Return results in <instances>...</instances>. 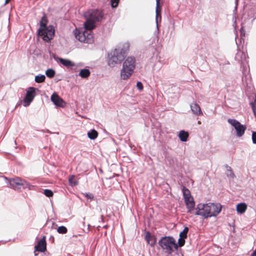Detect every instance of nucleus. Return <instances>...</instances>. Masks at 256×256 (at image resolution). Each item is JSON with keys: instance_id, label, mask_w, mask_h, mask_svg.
<instances>
[{"instance_id": "f257e3e1", "label": "nucleus", "mask_w": 256, "mask_h": 256, "mask_svg": "<svg viewBox=\"0 0 256 256\" xmlns=\"http://www.w3.org/2000/svg\"><path fill=\"white\" fill-rule=\"evenodd\" d=\"M86 20L84 23V30L76 28L73 34L76 40L80 42L91 44L94 42L92 30L96 28V22H100L104 18L102 11L98 10H90L84 14Z\"/></svg>"}, {"instance_id": "f03ea898", "label": "nucleus", "mask_w": 256, "mask_h": 256, "mask_svg": "<svg viewBox=\"0 0 256 256\" xmlns=\"http://www.w3.org/2000/svg\"><path fill=\"white\" fill-rule=\"evenodd\" d=\"M48 20L46 15L41 18L40 28L38 31V35L42 36L44 40L50 42L54 37V30L52 26H46Z\"/></svg>"}, {"instance_id": "7ed1b4c3", "label": "nucleus", "mask_w": 256, "mask_h": 256, "mask_svg": "<svg viewBox=\"0 0 256 256\" xmlns=\"http://www.w3.org/2000/svg\"><path fill=\"white\" fill-rule=\"evenodd\" d=\"M136 67V60L134 56H129L124 60L120 70V78L126 80L129 78L134 72Z\"/></svg>"}, {"instance_id": "20e7f679", "label": "nucleus", "mask_w": 256, "mask_h": 256, "mask_svg": "<svg viewBox=\"0 0 256 256\" xmlns=\"http://www.w3.org/2000/svg\"><path fill=\"white\" fill-rule=\"evenodd\" d=\"M158 244L164 252L169 255L175 250H177L179 246L175 239L170 236L162 237L158 241Z\"/></svg>"}, {"instance_id": "39448f33", "label": "nucleus", "mask_w": 256, "mask_h": 256, "mask_svg": "<svg viewBox=\"0 0 256 256\" xmlns=\"http://www.w3.org/2000/svg\"><path fill=\"white\" fill-rule=\"evenodd\" d=\"M126 54V50L124 48H118L115 49L108 54V66L114 67L116 64H120L124 60Z\"/></svg>"}, {"instance_id": "423d86ee", "label": "nucleus", "mask_w": 256, "mask_h": 256, "mask_svg": "<svg viewBox=\"0 0 256 256\" xmlns=\"http://www.w3.org/2000/svg\"><path fill=\"white\" fill-rule=\"evenodd\" d=\"M7 184L10 188L15 190L20 189L21 188L32 190L34 188V186L28 182L19 177H16L10 179L8 182H7Z\"/></svg>"}, {"instance_id": "0eeeda50", "label": "nucleus", "mask_w": 256, "mask_h": 256, "mask_svg": "<svg viewBox=\"0 0 256 256\" xmlns=\"http://www.w3.org/2000/svg\"><path fill=\"white\" fill-rule=\"evenodd\" d=\"M182 192L188 212L192 214L195 205L194 199L191 196L190 190L184 187L182 189Z\"/></svg>"}, {"instance_id": "6e6552de", "label": "nucleus", "mask_w": 256, "mask_h": 256, "mask_svg": "<svg viewBox=\"0 0 256 256\" xmlns=\"http://www.w3.org/2000/svg\"><path fill=\"white\" fill-rule=\"evenodd\" d=\"M208 209V203L206 204H199L197 205L196 208V212L195 214L202 216L204 218L210 217V215Z\"/></svg>"}, {"instance_id": "1a4fd4ad", "label": "nucleus", "mask_w": 256, "mask_h": 256, "mask_svg": "<svg viewBox=\"0 0 256 256\" xmlns=\"http://www.w3.org/2000/svg\"><path fill=\"white\" fill-rule=\"evenodd\" d=\"M209 206V212L210 213V217L216 216L221 211L222 206L220 204H214L210 202Z\"/></svg>"}, {"instance_id": "9d476101", "label": "nucleus", "mask_w": 256, "mask_h": 256, "mask_svg": "<svg viewBox=\"0 0 256 256\" xmlns=\"http://www.w3.org/2000/svg\"><path fill=\"white\" fill-rule=\"evenodd\" d=\"M188 231V228L185 227L184 230L180 234V238L178 240V246L180 247L182 246L185 243V238L187 237V234Z\"/></svg>"}, {"instance_id": "9b49d317", "label": "nucleus", "mask_w": 256, "mask_h": 256, "mask_svg": "<svg viewBox=\"0 0 256 256\" xmlns=\"http://www.w3.org/2000/svg\"><path fill=\"white\" fill-rule=\"evenodd\" d=\"M35 250L38 252H44L46 250V241L45 238L44 237L41 239L34 247Z\"/></svg>"}, {"instance_id": "f8f14e48", "label": "nucleus", "mask_w": 256, "mask_h": 256, "mask_svg": "<svg viewBox=\"0 0 256 256\" xmlns=\"http://www.w3.org/2000/svg\"><path fill=\"white\" fill-rule=\"evenodd\" d=\"M50 98L56 107L64 108L66 105V102L61 97H50Z\"/></svg>"}, {"instance_id": "ddd939ff", "label": "nucleus", "mask_w": 256, "mask_h": 256, "mask_svg": "<svg viewBox=\"0 0 256 256\" xmlns=\"http://www.w3.org/2000/svg\"><path fill=\"white\" fill-rule=\"evenodd\" d=\"M190 108L193 114L197 116L202 114L201 108L198 104L196 102H194L190 105Z\"/></svg>"}, {"instance_id": "4468645a", "label": "nucleus", "mask_w": 256, "mask_h": 256, "mask_svg": "<svg viewBox=\"0 0 256 256\" xmlns=\"http://www.w3.org/2000/svg\"><path fill=\"white\" fill-rule=\"evenodd\" d=\"M23 98L21 99L18 102V105H23L26 107L28 106L34 100V97H22Z\"/></svg>"}, {"instance_id": "2eb2a0df", "label": "nucleus", "mask_w": 256, "mask_h": 256, "mask_svg": "<svg viewBox=\"0 0 256 256\" xmlns=\"http://www.w3.org/2000/svg\"><path fill=\"white\" fill-rule=\"evenodd\" d=\"M145 238L147 242L150 246H153L156 243V238L151 235L149 232H146L145 235Z\"/></svg>"}, {"instance_id": "dca6fc26", "label": "nucleus", "mask_w": 256, "mask_h": 256, "mask_svg": "<svg viewBox=\"0 0 256 256\" xmlns=\"http://www.w3.org/2000/svg\"><path fill=\"white\" fill-rule=\"evenodd\" d=\"M178 136L181 142H186L188 140L189 134L188 132L184 130H181L179 132Z\"/></svg>"}, {"instance_id": "f3484780", "label": "nucleus", "mask_w": 256, "mask_h": 256, "mask_svg": "<svg viewBox=\"0 0 256 256\" xmlns=\"http://www.w3.org/2000/svg\"><path fill=\"white\" fill-rule=\"evenodd\" d=\"M58 61L62 64L66 68H70L73 67L75 66V64L74 62L70 61L68 59H64L62 58H58Z\"/></svg>"}, {"instance_id": "a211bd4d", "label": "nucleus", "mask_w": 256, "mask_h": 256, "mask_svg": "<svg viewBox=\"0 0 256 256\" xmlns=\"http://www.w3.org/2000/svg\"><path fill=\"white\" fill-rule=\"evenodd\" d=\"M247 208L246 204L244 202L240 203L237 204L236 210L238 213L240 214H244Z\"/></svg>"}, {"instance_id": "6ab92c4d", "label": "nucleus", "mask_w": 256, "mask_h": 256, "mask_svg": "<svg viewBox=\"0 0 256 256\" xmlns=\"http://www.w3.org/2000/svg\"><path fill=\"white\" fill-rule=\"evenodd\" d=\"M38 89L33 87H30L28 89L26 96H35L39 94L38 93Z\"/></svg>"}, {"instance_id": "aec40b11", "label": "nucleus", "mask_w": 256, "mask_h": 256, "mask_svg": "<svg viewBox=\"0 0 256 256\" xmlns=\"http://www.w3.org/2000/svg\"><path fill=\"white\" fill-rule=\"evenodd\" d=\"M245 129V127L240 123L236 128H235L236 132V136L238 137L242 136L244 132Z\"/></svg>"}, {"instance_id": "412c9836", "label": "nucleus", "mask_w": 256, "mask_h": 256, "mask_svg": "<svg viewBox=\"0 0 256 256\" xmlns=\"http://www.w3.org/2000/svg\"><path fill=\"white\" fill-rule=\"evenodd\" d=\"M98 136V132L94 130H91L88 132V136L90 140H95Z\"/></svg>"}, {"instance_id": "4be33fe9", "label": "nucleus", "mask_w": 256, "mask_h": 256, "mask_svg": "<svg viewBox=\"0 0 256 256\" xmlns=\"http://www.w3.org/2000/svg\"><path fill=\"white\" fill-rule=\"evenodd\" d=\"M161 8L160 6V0H156V20L158 22V18H160L161 19Z\"/></svg>"}, {"instance_id": "5701e85b", "label": "nucleus", "mask_w": 256, "mask_h": 256, "mask_svg": "<svg viewBox=\"0 0 256 256\" xmlns=\"http://www.w3.org/2000/svg\"><path fill=\"white\" fill-rule=\"evenodd\" d=\"M79 75L82 78H87L90 75V71L88 69H82L80 71Z\"/></svg>"}, {"instance_id": "b1692460", "label": "nucleus", "mask_w": 256, "mask_h": 256, "mask_svg": "<svg viewBox=\"0 0 256 256\" xmlns=\"http://www.w3.org/2000/svg\"><path fill=\"white\" fill-rule=\"evenodd\" d=\"M226 174L227 176L230 178H234L235 176L231 168L229 166H226Z\"/></svg>"}, {"instance_id": "393cba45", "label": "nucleus", "mask_w": 256, "mask_h": 256, "mask_svg": "<svg viewBox=\"0 0 256 256\" xmlns=\"http://www.w3.org/2000/svg\"><path fill=\"white\" fill-rule=\"evenodd\" d=\"M228 122L229 124H230L232 126L234 127V129L236 128L238 124H240V122L238 120L234 119H228Z\"/></svg>"}, {"instance_id": "a878e982", "label": "nucleus", "mask_w": 256, "mask_h": 256, "mask_svg": "<svg viewBox=\"0 0 256 256\" xmlns=\"http://www.w3.org/2000/svg\"><path fill=\"white\" fill-rule=\"evenodd\" d=\"M68 182L72 186H74L78 184V182L75 180L74 176H72L69 178Z\"/></svg>"}, {"instance_id": "bb28decb", "label": "nucleus", "mask_w": 256, "mask_h": 256, "mask_svg": "<svg viewBox=\"0 0 256 256\" xmlns=\"http://www.w3.org/2000/svg\"><path fill=\"white\" fill-rule=\"evenodd\" d=\"M46 77L44 75L36 76H35V81L38 83H41L45 80Z\"/></svg>"}, {"instance_id": "cd10ccee", "label": "nucleus", "mask_w": 256, "mask_h": 256, "mask_svg": "<svg viewBox=\"0 0 256 256\" xmlns=\"http://www.w3.org/2000/svg\"><path fill=\"white\" fill-rule=\"evenodd\" d=\"M46 74L48 77L52 78L55 75V72L54 70L50 68L46 70Z\"/></svg>"}, {"instance_id": "c85d7f7f", "label": "nucleus", "mask_w": 256, "mask_h": 256, "mask_svg": "<svg viewBox=\"0 0 256 256\" xmlns=\"http://www.w3.org/2000/svg\"><path fill=\"white\" fill-rule=\"evenodd\" d=\"M67 231H68V230H67L66 228L64 226H59L57 228V232L59 234H64L67 232Z\"/></svg>"}, {"instance_id": "c756f323", "label": "nucleus", "mask_w": 256, "mask_h": 256, "mask_svg": "<svg viewBox=\"0 0 256 256\" xmlns=\"http://www.w3.org/2000/svg\"><path fill=\"white\" fill-rule=\"evenodd\" d=\"M44 193L47 197H51L53 195V192L51 190L48 189L44 190Z\"/></svg>"}, {"instance_id": "7c9ffc66", "label": "nucleus", "mask_w": 256, "mask_h": 256, "mask_svg": "<svg viewBox=\"0 0 256 256\" xmlns=\"http://www.w3.org/2000/svg\"><path fill=\"white\" fill-rule=\"evenodd\" d=\"M120 0H110L111 5L112 8H116Z\"/></svg>"}, {"instance_id": "2f4dec72", "label": "nucleus", "mask_w": 256, "mask_h": 256, "mask_svg": "<svg viewBox=\"0 0 256 256\" xmlns=\"http://www.w3.org/2000/svg\"><path fill=\"white\" fill-rule=\"evenodd\" d=\"M166 160L168 162V164L170 166H172L174 164V160L173 158L170 156L166 158Z\"/></svg>"}, {"instance_id": "473e14b6", "label": "nucleus", "mask_w": 256, "mask_h": 256, "mask_svg": "<svg viewBox=\"0 0 256 256\" xmlns=\"http://www.w3.org/2000/svg\"><path fill=\"white\" fill-rule=\"evenodd\" d=\"M84 194L86 198H89L90 200H92L94 197V195L90 193H85V194Z\"/></svg>"}, {"instance_id": "72a5a7b5", "label": "nucleus", "mask_w": 256, "mask_h": 256, "mask_svg": "<svg viewBox=\"0 0 256 256\" xmlns=\"http://www.w3.org/2000/svg\"><path fill=\"white\" fill-rule=\"evenodd\" d=\"M252 142L256 144V132H252Z\"/></svg>"}, {"instance_id": "f704fd0d", "label": "nucleus", "mask_w": 256, "mask_h": 256, "mask_svg": "<svg viewBox=\"0 0 256 256\" xmlns=\"http://www.w3.org/2000/svg\"><path fill=\"white\" fill-rule=\"evenodd\" d=\"M136 87H137V88L138 90H142V88H143L142 84L141 82H137V83H136Z\"/></svg>"}, {"instance_id": "c9c22d12", "label": "nucleus", "mask_w": 256, "mask_h": 256, "mask_svg": "<svg viewBox=\"0 0 256 256\" xmlns=\"http://www.w3.org/2000/svg\"><path fill=\"white\" fill-rule=\"evenodd\" d=\"M51 96H58V94L56 92H53V94H52Z\"/></svg>"}, {"instance_id": "e433bc0d", "label": "nucleus", "mask_w": 256, "mask_h": 256, "mask_svg": "<svg viewBox=\"0 0 256 256\" xmlns=\"http://www.w3.org/2000/svg\"><path fill=\"white\" fill-rule=\"evenodd\" d=\"M10 0H5V4H8L10 2Z\"/></svg>"}, {"instance_id": "4c0bfd02", "label": "nucleus", "mask_w": 256, "mask_h": 256, "mask_svg": "<svg viewBox=\"0 0 256 256\" xmlns=\"http://www.w3.org/2000/svg\"><path fill=\"white\" fill-rule=\"evenodd\" d=\"M14 142V144H16V140Z\"/></svg>"}, {"instance_id": "58836bf2", "label": "nucleus", "mask_w": 256, "mask_h": 256, "mask_svg": "<svg viewBox=\"0 0 256 256\" xmlns=\"http://www.w3.org/2000/svg\"><path fill=\"white\" fill-rule=\"evenodd\" d=\"M4 178L6 180H8V178L6 177H4Z\"/></svg>"}]
</instances>
